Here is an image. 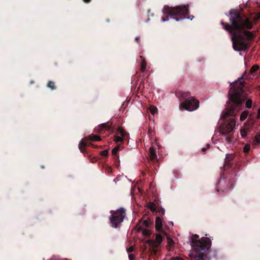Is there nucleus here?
I'll list each match as a JSON object with an SVG mask.
<instances>
[{"instance_id":"f257e3e1","label":"nucleus","mask_w":260,"mask_h":260,"mask_svg":"<svg viewBox=\"0 0 260 260\" xmlns=\"http://www.w3.org/2000/svg\"><path fill=\"white\" fill-rule=\"evenodd\" d=\"M230 24L220 22L223 28L232 36L233 49L237 51L247 50L255 35L248 30L253 27L250 19L237 10L232 9L228 15Z\"/></svg>"},{"instance_id":"f03ea898","label":"nucleus","mask_w":260,"mask_h":260,"mask_svg":"<svg viewBox=\"0 0 260 260\" xmlns=\"http://www.w3.org/2000/svg\"><path fill=\"white\" fill-rule=\"evenodd\" d=\"M243 76L239 78L235 81L229 91V102L226 111L222 115L224 122L219 126L220 135L225 136V141L230 143L233 141V138L229 135L233 131L235 126V120L233 118H229L235 115V111L237 108H240L242 105V95L244 92L243 87L244 82L242 81Z\"/></svg>"},{"instance_id":"7ed1b4c3","label":"nucleus","mask_w":260,"mask_h":260,"mask_svg":"<svg viewBox=\"0 0 260 260\" xmlns=\"http://www.w3.org/2000/svg\"><path fill=\"white\" fill-rule=\"evenodd\" d=\"M191 246L193 252L189 256L192 260H207V251L211 246V241L208 237H202L199 240V236H192Z\"/></svg>"},{"instance_id":"20e7f679","label":"nucleus","mask_w":260,"mask_h":260,"mask_svg":"<svg viewBox=\"0 0 260 260\" xmlns=\"http://www.w3.org/2000/svg\"><path fill=\"white\" fill-rule=\"evenodd\" d=\"M163 12L164 14H167L166 18H162V21L164 22L168 20L169 17L176 21L181 20L187 18V15L188 14V5L174 7L165 6L163 9ZM193 18V16L187 17V18L191 20Z\"/></svg>"},{"instance_id":"39448f33","label":"nucleus","mask_w":260,"mask_h":260,"mask_svg":"<svg viewBox=\"0 0 260 260\" xmlns=\"http://www.w3.org/2000/svg\"><path fill=\"white\" fill-rule=\"evenodd\" d=\"M126 216L125 210L123 208H120L116 211H111V215L109 220L111 225L114 228H117L121 224Z\"/></svg>"},{"instance_id":"423d86ee","label":"nucleus","mask_w":260,"mask_h":260,"mask_svg":"<svg viewBox=\"0 0 260 260\" xmlns=\"http://www.w3.org/2000/svg\"><path fill=\"white\" fill-rule=\"evenodd\" d=\"M101 140V138L96 135H91L88 137L82 139L79 144V149L82 153H85V147L87 146H91L93 147L96 146L89 141H99Z\"/></svg>"},{"instance_id":"0eeeda50","label":"nucleus","mask_w":260,"mask_h":260,"mask_svg":"<svg viewBox=\"0 0 260 260\" xmlns=\"http://www.w3.org/2000/svg\"><path fill=\"white\" fill-rule=\"evenodd\" d=\"M233 187V183L231 181H228L225 178L221 177L219 180L217 185V191L222 192H226L232 189Z\"/></svg>"},{"instance_id":"6e6552de","label":"nucleus","mask_w":260,"mask_h":260,"mask_svg":"<svg viewBox=\"0 0 260 260\" xmlns=\"http://www.w3.org/2000/svg\"><path fill=\"white\" fill-rule=\"evenodd\" d=\"M186 110L190 111L197 109L199 106V101L193 97L188 98L181 104Z\"/></svg>"},{"instance_id":"1a4fd4ad","label":"nucleus","mask_w":260,"mask_h":260,"mask_svg":"<svg viewBox=\"0 0 260 260\" xmlns=\"http://www.w3.org/2000/svg\"><path fill=\"white\" fill-rule=\"evenodd\" d=\"M128 136L127 133L122 127H119L117 130L116 135L114 136V141L116 143H122L124 139H126Z\"/></svg>"},{"instance_id":"9d476101","label":"nucleus","mask_w":260,"mask_h":260,"mask_svg":"<svg viewBox=\"0 0 260 260\" xmlns=\"http://www.w3.org/2000/svg\"><path fill=\"white\" fill-rule=\"evenodd\" d=\"M234 155L232 154H227L224 159V164L223 165L224 170H226L230 168L234 164Z\"/></svg>"},{"instance_id":"9b49d317","label":"nucleus","mask_w":260,"mask_h":260,"mask_svg":"<svg viewBox=\"0 0 260 260\" xmlns=\"http://www.w3.org/2000/svg\"><path fill=\"white\" fill-rule=\"evenodd\" d=\"M148 155L149 160L151 162H157L158 161L156 151L153 146H151L149 149Z\"/></svg>"},{"instance_id":"f8f14e48","label":"nucleus","mask_w":260,"mask_h":260,"mask_svg":"<svg viewBox=\"0 0 260 260\" xmlns=\"http://www.w3.org/2000/svg\"><path fill=\"white\" fill-rule=\"evenodd\" d=\"M162 241V236L160 234H157L156 235L155 240L154 241L149 240L148 241V243L157 246L161 243Z\"/></svg>"},{"instance_id":"ddd939ff","label":"nucleus","mask_w":260,"mask_h":260,"mask_svg":"<svg viewBox=\"0 0 260 260\" xmlns=\"http://www.w3.org/2000/svg\"><path fill=\"white\" fill-rule=\"evenodd\" d=\"M162 220L160 217H156L155 219V229L157 231H161L162 230Z\"/></svg>"},{"instance_id":"4468645a","label":"nucleus","mask_w":260,"mask_h":260,"mask_svg":"<svg viewBox=\"0 0 260 260\" xmlns=\"http://www.w3.org/2000/svg\"><path fill=\"white\" fill-rule=\"evenodd\" d=\"M189 92H180L177 93V96H180L182 99H187L190 98Z\"/></svg>"},{"instance_id":"2eb2a0df","label":"nucleus","mask_w":260,"mask_h":260,"mask_svg":"<svg viewBox=\"0 0 260 260\" xmlns=\"http://www.w3.org/2000/svg\"><path fill=\"white\" fill-rule=\"evenodd\" d=\"M100 127L101 128V131H102L103 129H106L107 131H111L112 127L110 125H108L107 123H104L100 125Z\"/></svg>"},{"instance_id":"dca6fc26","label":"nucleus","mask_w":260,"mask_h":260,"mask_svg":"<svg viewBox=\"0 0 260 260\" xmlns=\"http://www.w3.org/2000/svg\"><path fill=\"white\" fill-rule=\"evenodd\" d=\"M150 222H149V220H145L143 221L142 222V226H140L138 230L140 231V230H142L143 229V228H147L149 226V224H150Z\"/></svg>"},{"instance_id":"f3484780","label":"nucleus","mask_w":260,"mask_h":260,"mask_svg":"<svg viewBox=\"0 0 260 260\" xmlns=\"http://www.w3.org/2000/svg\"><path fill=\"white\" fill-rule=\"evenodd\" d=\"M147 66V62L146 61L145 59H143L140 66V71L142 72H144L145 70H146Z\"/></svg>"},{"instance_id":"a211bd4d","label":"nucleus","mask_w":260,"mask_h":260,"mask_svg":"<svg viewBox=\"0 0 260 260\" xmlns=\"http://www.w3.org/2000/svg\"><path fill=\"white\" fill-rule=\"evenodd\" d=\"M249 112L248 111H243L240 115V120L244 121L248 116Z\"/></svg>"},{"instance_id":"6ab92c4d","label":"nucleus","mask_w":260,"mask_h":260,"mask_svg":"<svg viewBox=\"0 0 260 260\" xmlns=\"http://www.w3.org/2000/svg\"><path fill=\"white\" fill-rule=\"evenodd\" d=\"M254 145H258L260 144V135L257 134L253 140Z\"/></svg>"},{"instance_id":"aec40b11","label":"nucleus","mask_w":260,"mask_h":260,"mask_svg":"<svg viewBox=\"0 0 260 260\" xmlns=\"http://www.w3.org/2000/svg\"><path fill=\"white\" fill-rule=\"evenodd\" d=\"M47 86L48 88H51L52 90L56 89L55 83L52 81H49L47 84Z\"/></svg>"},{"instance_id":"412c9836","label":"nucleus","mask_w":260,"mask_h":260,"mask_svg":"<svg viewBox=\"0 0 260 260\" xmlns=\"http://www.w3.org/2000/svg\"><path fill=\"white\" fill-rule=\"evenodd\" d=\"M119 149V146H117L114 148H113L112 150V153L115 157H117L118 158V156L117 155V152Z\"/></svg>"},{"instance_id":"4be33fe9","label":"nucleus","mask_w":260,"mask_h":260,"mask_svg":"<svg viewBox=\"0 0 260 260\" xmlns=\"http://www.w3.org/2000/svg\"><path fill=\"white\" fill-rule=\"evenodd\" d=\"M258 69L259 66L257 65H254L251 68L249 72L251 74H252L253 73L257 71Z\"/></svg>"},{"instance_id":"5701e85b","label":"nucleus","mask_w":260,"mask_h":260,"mask_svg":"<svg viewBox=\"0 0 260 260\" xmlns=\"http://www.w3.org/2000/svg\"><path fill=\"white\" fill-rule=\"evenodd\" d=\"M142 234L145 237H149L151 235V232L148 229H144L142 232Z\"/></svg>"},{"instance_id":"b1692460","label":"nucleus","mask_w":260,"mask_h":260,"mask_svg":"<svg viewBox=\"0 0 260 260\" xmlns=\"http://www.w3.org/2000/svg\"><path fill=\"white\" fill-rule=\"evenodd\" d=\"M148 207L149 208H150V209L152 211H154L156 210V207H155V205L154 203L153 202H151L149 203V205H148Z\"/></svg>"},{"instance_id":"393cba45","label":"nucleus","mask_w":260,"mask_h":260,"mask_svg":"<svg viewBox=\"0 0 260 260\" xmlns=\"http://www.w3.org/2000/svg\"><path fill=\"white\" fill-rule=\"evenodd\" d=\"M167 241H168V244L170 246H171V247L173 246V245L174 244V242L172 239H171L169 237H167Z\"/></svg>"},{"instance_id":"a878e982","label":"nucleus","mask_w":260,"mask_h":260,"mask_svg":"<svg viewBox=\"0 0 260 260\" xmlns=\"http://www.w3.org/2000/svg\"><path fill=\"white\" fill-rule=\"evenodd\" d=\"M252 102L251 100L248 99V100H247V101L246 102V107L247 108H250L252 107Z\"/></svg>"},{"instance_id":"bb28decb","label":"nucleus","mask_w":260,"mask_h":260,"mask_svg":"<svg viewBox=\"0 0 260 260\" xmlns=\"http://www.w3.org/2000/svg\"><path fill=\"white\" fill-rule=\"evenodd\" d=\"M250 145L246 144L244 146V147L243 148V151L245 153H247L250 150Z\"/></svg>"},{"instance_id":"cd10ccee","label":"nucleus","mask_w":260,"mask_h":260,"mask_svg":"<svg viewBox=\"0 0 260 260\" xmlns=\"http://www.w3.org/2000/svg\"><path fill=\"white\" fill-rule=\"evenodd\" d=\"M150 111L151 113L152 114L154 115V114L157 111V109L156 107H150Z\"/></svg>"},{"instance_id":"c85d7f7f","label":"nucleus","mask_w":260,"mask_h":260,"mask_svg":"<svg viewBox=\"0 0 260 260\" xmlns=\"http://www.w3.org/2000/svg\"><path fill=\"white\" fill-rule=\"evenodd\" d=\"M108 154V151L104 150L101 152V155L103 156H107Z\"/></svg>"},{"instance_id":"c756f323","label":"nucleus","mask_w":260,"mask_h":260,"mask_svg":"<svg viewBox=\"0 0 260 260\" xmlns=\"http://www.w3.org/2000/svg\"><path fill=\"white\" fill-rule=\"evenodd\" d=\"M260 19V11L255 14V16L254 17V20L255 21H258Z\"/></svg>"},{"instance_id":"7c9ffc66","label":"nucleus","mask_w":260,"mask_h":260,"mask_svg":"<svg viewBox=\"0 0 260 260\" xmlns=\"http://www.w3.org/2000/svg\"><path fill=\"white\" fill-rule=\"evenodd\" d=\"M158 212L160 215H162L165 214V210L164 208H161L159 209Z\"/></svg>"},{"instance_id":"2f4dec72","label":"nucleus","mask_w":260,"mask_h":260,"mask_svg":"<svg viewBox=\"0 0 260 260\" xmlns=\"http://www.w3.org/2000/svg\"><path fill=\"white\" fill-rule=\"evenodd\" d=\"M106 172L109 174H111L112 173V168L111 167H107Z\"/></svg>"},{"instance_id":"473e14b6","label":"nucleus","mask_w":260,"mask_h":260,"mask_svg":"<svg viewBox=\"0 0 260 260\" xmlns=\"http://www.w3.org/2000/svg\"><path fill=\"white\" fill-rule=\"evenodd\" d=\"M241 134L242 137H245L247 136V132L245 130L241 131Z\"/></svg>"},{"instance_id":"72a5a7b5","label":"nucleus","mask_w":260,"mask_h":260,"mask_svg":"<svg viewBox=\"0 0 260 260\" xmlns=\"http://www.w3.org/2000/svg\"><path fill=\"white\" fill-rule=\"evenodd\" d=\"M134 250V248L133 246H131L130 247H129L127 249V251L128 253H131L132 252H133Z\"/></svg>"},{"instance_id":"f704fd0d","label":"nucleus","mask_w":260,"mask_h":260,"mask_svg":"<svg viewBox=\"0 0 260 260\" xmlns=\"http://www.w3.org/2000/svg\"><path fill=\"white\" fill-rule=\"evenodd\" d=\"M128 257L129 260H134L135 256L133 254H129Z\"/></svg>"},{"instance_id":"c9c22d12","label":"nucleus","mask_w":260,"mask_h":260,"mask_svg":"<svg viewBox=\"0 0 260 260\" xmlns=\"http://www.w3.org/2000/svg\"><path fill=\"white\" fill-rule=\"evenodd\" d=\"M148 133H149V135H152V134L153 133V131H152V129L149 128V130H148Z\"/></svg>"},{"instance_id":"e433bc0d","label":"nucleus","mask_w":260,"mask_h":260,"mask_svg":"<svg viewBox=\"0 0 260 260\" xmlns=\"http://www.w3.org/2000/svg\"><path fill=\"white\" fill-rule=\"evenodd\" d=\"M207 148H202V150L203 152L207 150V148H209V146H210L209 144H207Z\"/></svg>"},{"instance_id":"4c0bfd02","label":"nucleus","mask_w":260,"mask_h":260,"mask_svg":"<svg viewBox=\"0 0 260 260\" xmlns=\"http://www.w3.org/2000/svg\"><path fill=\"white\" fill-rule=\"evenodd\" d=\"M257 118H260V108L258 110V113L257 115Z\"/></svg>"},{"instance_id":"58836bf2","label":"nucleus","mask_w":260,"mask_h":260,"mask_svg":"<svg viewBox=\"0 0 260 260\" xmlns=\"http://www.w3.org/2000/svg\"><path fill=\"white\" fill-rule=\"evenodd\" d=\"M175 260H183V258L180 257H176Z\"/></svg>"},{"instance_id":"ea45409f","label":"nucleus","mask_w":260,"mask_h":260,"mask_svg":"<svg viewBox=\"0 0 260 260\" xmlns=\"http://www.w3.org/2000/svg\"><path fill=\"white\" fill-rule=\"evenodd\" d=\"M84 2L86 3H89L91 2V0H83Z\"/></svg>"},{"instance_id":"a19ab883","label":"nucleus","mask_w":260,"mask_h":260,"mask_svg":"<svg viewBox=\"0 0 260 260\" xmlns=\"http://www.w3.org/2000/svg\"><path fill=\"white\" fill-rule=\"evenodd\" d=\"M135 40L138 42V43L139 42V40H140V37H136L135 38Z\"/></svg>"},{"instance_id":"79ce46f5","label":"nucleus","mask_w":260,"mask_h":260,"mask_svg":"<svg viewBox=\"0 0 260 260\" xmlns=\"http://www.w3.org/2000/svg\"><path fill=\"white\" fill-rule=\"evenodd\" d=\"M251 116H252L251 115H250L249 117V119H250L251 117Z\"/></svg>"},{"instance_id":"37998d69","label":"nucleus","mask_w":260,"mask_h":260,"mask_svg":"<svg viewBox=\"0 0 260 260\" xmlns=\"http://www.w3.org/2000/svg\"><path fill=\"white\" fill-rule=\"evenodd\" d=\"M171 224H172V225L173 224V222H171Z\"/></svg>"}]
</instances>
